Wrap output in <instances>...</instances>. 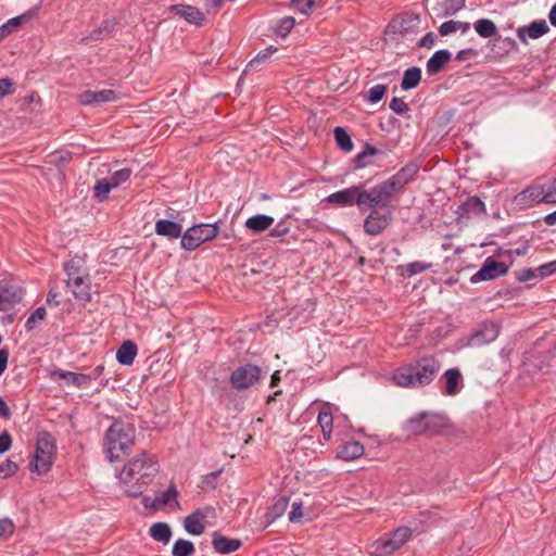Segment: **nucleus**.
Returning <instances> with one entry per match:
<instances>
[{
	"mask_svg": "<svg viewBox=\"0 0 556 556\" xmlns=\"http://www.w3.org/2000/svg\"><path fill=\"white\" fill-rule=\"evenodd\" d=\"M159 472L154 456L147 453L131 458L122 469L119 480L125 492L130 496L140 495Z\"/></svg>",
	"mask_w": 556,
	"mask_h": 556,
	"instance_id": "1",
	"label": "nucleus"
},
{
	"mask_svg": "<svg viewBox=\"0 0 556 556\" xmlns=\"http://www.w3.org/2000/svg\"><path fill=\"white\" fill-rule=\"evenodd\" d=\"M441 365L434 357H422L419 361L397 368L393 374V381L401 388H420L429 384Z\"/></svg>",
	"mask_w": 556,
	"mask_h": 556,
	"instance_id": "2",
	"label": "nucleus"
},
{
	"mask_svg": "<svg viewBox=\"0 0 556 556\" xmlns=\"http://www.w3.org/2000/svg\"><path fill=\"white\" fill-rule=\"evenodd\" d=\"M135 442V427L126 421L116 420L106 430L104 451L112 463L121 460Z\"/></svg>",
	"mask_w": 556,
	"mask_h": 556,
	"instance_id": "3",
	"label": "nucleus"
},
{
	"mask_svg": "<svg viewBox=\"0 0 556 556\" xmlns=\"http://www.w3.org/2000/svg\"><path fill=\"white\" fill-rule=\"evenodd\" d=\"M66 286L76 300L89 302L91 300V280L84 260L74 257L65 263Z\"/></svg>",
	"mask_w": 556,
	"mask_h": 556,
	"instance_id": "4",
	"label": "nucleus"
},
{
	"mask_svg": "<svg viewBox=\"0 0 556 556\" xmlns=\"http://www.w3.org/2000/svg\"><path fill=\"white\" fill-rule=\"evenodd\" d=\"M415 174L416 169L414 167H404L392 177L372 187L378 207H387L391 198L400 193L413 180Z\"/></svg>",
	"mask_w": 556,
	"mask_h": 556,
	"instance_id": "5",
	"label": "nucleus"
},
{
	"mask_svg": "<svg viewBox=\"0 0 556 556\" xmlns=\"http://www.w3.org/2000/svg\"><path fill=\"white\" fill-rule=\"evenodd\" d=\"M56 453L55 441L49 432H40L37 438L36 451L29 463V469L39 476L47 473L53 464Z\"/></svg>",
	"mask_w": 556,
	"mask_h": 556,
	"instance_id": "6",
	"label": "nucleus"
},
{
	"mask_svg": "<svg viewBox=\"0 0 556 556\" xmlns=\"http://www.w3.org/2000/svg\"><path fill=\"white\" fill-rule=\"evenodd\" d=\"M447 427V420L439 414H419L407 422V429L415 435H434Z\"/></svg>",
	"mask_w": 556,
	"mask_h": 556,
	"instance_id": "7",
	"label": "nucleus"
},
{
	"mask_svg": "<svg viewBox=\"0 0 556 556\" xmlns=\"http://www.w3.org/2000/svg\"><path fill=\"white\" fill-rule=\"evenodd\" d=\"M219 232L217 224H199L188 228L181 236V248L193 251L202 243L214 239Z\"/></svg>",
	"mask_w": 556,
	"mask_h": 556,
	"instance_id": "8",
	"label": "nucleus"
},
{
	"mask_svg": "<svg viewBox=\"0 0 556 556\" xmlns=\"http://www.w3.org/2000/svg\"><path fill=\"white\" fill-rule=\"evenodd\" d=\"M413 531L408 527L397 528L389 539H380L370 545L372 556H390L400 549L412 536Z\"/></svg>",
	"mask_w": 556,
	"mask_h": 556,
	"instance_id": "9",
	"label": "nucleus"
},
{
	"mask_svg": "<svg viewBox=\"0 0 556 556\" xmlns=\"http://www.w3.org/2000/svg\"><path fill=\"white\" fill-rule=\"evenodd\" d=\"M216 517V510L212 506L197 509L184 520L185 530L191 535H201L205 530L207 519Z\"/></svg>",
	"mask_w": 556,
	"mask_h": 556,
	"instance_id": "10",
	"label": "nucleus"
},
{
	"mask_svg": "<svg viewBox=\"0 0 556 556\" xmlns=\"http://www.w3.org/2000/svg\"><path fill=\"white\" fill-rule=\"evenodd\" d=\"M261 377V369L255 365H245L236 369L230 376L231 386L244 390L254 386Z\"/></svg>",
	"mask_w": 556,
	"mask_h": 556,
	"instance_id": "11",
	"label": "nucleus"
},
{
	"mask_svg": "<svg viewBox=\"0 0 556 556\" xmlns=\"http://www.w3.org/2000/svg\"><path fill=\"white\" fill-rule=\"evenodd\" d=\"M50 379L61 387L87 388L90 384L89 376L63 369L50 371Z\"/></svg>",
	"mask_w": 556,
	"mask_h": 556,
	"instance_id": "12",
	"label": "nucleus"
},
{
	"mask_svg": "<svg viewBox=\"0 0 556 556\" xmlns=\"http://www.w3.org/2000/svg\"><path fill=\"white\" fill-rule=\"evenodd\" d=\"M168 11L179 18H182L187 23L198 27H201L206 23L205 13L202 12L199 8L190 4H174L168 8Z\"/></svg>",
	"mask_w": 556,
	"mask_h": 556,
	"instance_id": "13",
	"label": "nucleus"
},
{
	"mask_svg": "<svg viewBox=\"0 0 556 556\" xmlns=\"http://www.w3.org/2000/svg\"><path fill=\"white\" fill-rule=\"evenodd\" d=\"M178 491L174 485H169L166 491H160L155 494L154 498L144 496L142 503L144 507L153 510L163 509L165 507L177 506Z\"/></svg>",
	"mask_w": 556,
	"mask_h": 556,
	"instance_id": "14",
	"label": "nucleus"
},
{
	"mask_svg": "<svg viewBox=\"0 0 556 556\" xmlns=\"http://www.w3.org/2000/svg\"><path fill=\"white\" fill-rule=\"evenodd\" d=\"M392 219V213L372 210L364 220V230L370 236H377L382 232Z\"/></svg>",
	"mask_w": 556,
	"mask_h": 556,
	"instance_id": "15",
	"label": "nucleus"
},
{
	"mask_svg": "<svg viewBox=\"0 0 556 556\" xmlns=\"http://www.w3.org/2000/svg\"><path fill=\"white\" fill-rule=\"evenodd\" d=\"M547 192V186L532 185L519 192L515 200L518 204L523 206H532L533 204L541 202L549 203Z\"/></svg>",
	"mask_w": 556,
	"mask_h": 556,
	"instance_id": "16",
	"label": "nucleus"
},
{
	"mask_svg": "<svg viewBox=\"0 0 556 556\" xmlns=\"http://www.w3.org/2000/svg\"><path fill=\"white\" fill-rule=\"evenodd\" d=\"M507 271V266L503 262L493 258H486L482 267L471 277L472 282H480L495 279Z\"/></svg>",
	"mask_w": 556,
	"mask_h": 556,
	"instance_id": "17",
	"label": "nucleus"
},
{
	"mask_svg": "<svg viewBox=\"0 0 556 556\" xmlns=\"http://www.w3.org/2000/svg\"><path fill=\"white\" fill-rule=\"evenodd\" d=\"M500 330L494 323H483L480 328L471 336L469 345L481 346L493 342L498 337Z\"/></svg>",
	"mask_w": 556,
	"mask_h": 556,
	"instance_id": "18",
	"label": "nucleus"
},
{
	"mask_svg": "<svg viewBox=\"0 0 556 556\" xmlns=\"http://www.w3.org/2000/svg\"><path fill=\"white\" fill-rule=\"evenodd\" d=\"M22 291L5 281H0V312L12 308L22 300Z\"/></svg>",
	"mask_w": 556,
	"mask_h": 556,
	"instance_id": "19",
	"label": "nucleus"
},
{
	"mask_svg": "<svg viewBox=\"0 0 556 556\" xmlns=\"http://www.w3.org/2000/svg\"><path fill=\"white\" fill-rule=\"evenodd\" d=\"M324 201L338 206H351L353 204L358 205L357 186H352L331 193L325 198Z\"/></svg>",
	"mask_w": 556,
	"mask_h": 556,
	"instance_id": "20",
	"label": "nucleus"
},
{
	"mask_svg": "<svg viewBox=\"0 0 556 556\" xmlns=\"http://www.w3.org/2000/svg\"><path fill=\"white\" fill-rule=\"evenodd\" d=\"M485 212L484 203L477 197L468 198L457 211L458 219H469L479 216Z\"/></svg>",
	"mask_w": 556,
	"mask_h": 556,
	"instance_id": "21",
	"label": "nucleus"
},
{
	"mask_svg": "<svg viewBox=\"0 0 556 556\" xmlns=\"http://www.w3.org/2000/svg\"><path fill=\"white\" fill-rule=\"evenodd\" d=\"M549 30L547 23L544 20L532 22L528 27L522 26L517 30L518 38L522 42H527L526 36L532 39H538Z\"/></svg>",
	"mask_w": 556,
	"mask_h": 556,
	"instance_id": "22",
	"label": "nucleus"
},
{
	"mask_svg": "<svg viewBox=\"0 0 556 556\" xmlns=\"http://www.w3.org/2000/svg\"><path fill=\"white\" fill-rule=\"evenodd\" d=\"M443 379L447 395H456L464 387L462 374L457 368L447 369L443 374Z\"/></svg>",
	"mask_w": 556,
	"mask_h": 556,
	"instance_id": "23",
	"label": "nucleus"
},
{
	"mask_svg": "<svg viewBox=\"0 0 556 556\" xmlns=\"http://www.w3.org/2000/svg\"><path fill=\"white\" fill-rule=\"evenodd\" d=\"M155 232L159 236L168 237L170 239L181 238L182 226L179 223L168 219H160L155 223Z\"/></svg>",
	"mask_w": 556,
	"mask_h": 556,
	"instance_id": "24",
	"label": "nucleus"
},
{
	"mask_svg": "<svg viewBox=\"0 0 556 556\" xmlns=\"http://www.w3.org/2000/svg\"><path fill=\"white\" fill-rule=\"evenodd\" d=\"M465 1L466 0H440L433 8V11L437 16L441 18L454 15L465 7Z\"/></svg>",
	"mask_w": 556,
	"mask_h": 556,
	"instance_id": "25",
	"label": "nucleus"
},
{
	"mask_svg": "<svg viewBox=\"0 0 556 556\" xmlns=\"http://www.w3.org/2000/svg\"><path fill=\"white\" fill-rule=\"evenodd\" d=\"M274 222L275 219L271 216L257 214L245 220V227L253 233H260L269 229Z\"/></svg>",
	"mask_w": 556,
	"mask_h": 556,
	"instance_id": "26",
	"label": "nucleus"
},
{
	"mask_svg": "<svg viewBox=\"0 0 556 556\" xmlns=\"http://www.w3.org/2000/svg\"><path fill=\"white\" fill-rule=\"evenodd\" d=\"M213 547L219 554H229L237 551L241 546V541L238 539H228L218 534L213 536Z\"/></svg>",
	"mask_w": 556,
	"mask_h": 556,
	"instance_id": "27",
	"label": "nucleus"
},
{
	"mask_svg": "<svg viewBox=\"0 0 556 556\" xmlns=\"http://www.w3.org/2000/svg\"><path fill=\"white\" fill-rule=\"evenodd\" d=\"M137 346L131 341H125L116 352V359L119 364L129 366L137 355Z\"/></svg>",
	"mask_w": 556,
	"mask_h": 556,
	"instance_id": "28",
	"label": "nucleus"
},
{
	"mask_svg": "<svg viewBox=\"0 0 556 556\" xmlns=\"http://www.w3.org/2000/svg\"><path fill=\"white\" fill-rule=\"evenodd\" d=\"M451 53L447 50H439L427 62V72L429 74L439 73L450 61Z\"/></svg>",
	"mask_w": 556,
	"mask_h": 556,
	"instance_id": "29",
	"label": "nucleus"
},
{
	"mask_svg": "<svg viewBox=\"0 0 556 556\" xmlns=\"http://www.w3.org/2000/svg\"><path fill=\"white\" fill-rule=\"evenodd\" d=\"M364 446L357 441L345 442L338 451V457L344 460H353L362 456Z\"/></svg>",
	"mask_w": 556,
	"mask_h": 556,
	"instance_id": "30",
	"label": "nucleus"
},
{
	"mask_svg": "<svg viewBox=\"0 0 556 556\" xmlns=\"http://www.w3.org/2000/svg\"><path fill=\"white\" fill-rule=\"evenodd\" d=\"M149 533L153 540L164 544H167L172 538L170 528L165 522L153 523L150 527Z\"/></svg>",
	"mask_w": 556,
	"mask_h": 556,
	"instance_id": "31",
	"label": "nucleus"
},
{
	"mask_svg": "<svg viewBox=\"0 0 556 556\" xmlns=\"http://www.w3.org/2000/svg\"><path fill=\"white\" fill-rule=\"evenodd\" d=\"M317 421L321 428L324 439L328 441L332 433V414L328 407L323 408L319 414Z\"/></svg>",
	"mask_w": 556,
	"mask_h": 556,
	"instance_id": "32",
	"label": "nucleus"
},
{
	"mask_svg": "<svg viewBox=\"0 0 556 556\" xmlns=\"http://www.w3.org/2000/svg\"><path fill=\"white\" fill-rule=\"evenodd\" d=\"M421 79V71L418 67H412L405 71L401 87L404 90L416 88Z\"/></svg>",
	"mask_w": 556,
	"mask_h": 556,
	"instance_id": "33",
	"label": "nucleus"
},
{
	"mask_svg": "<svg viewBox=\"0 0 556 556\" xmlns=\"http://www.w3.org/2000/svg\"><path fill=\"white\" fill-rule=\"evenodd\" d=\"M469 29L470 24L468 22L447 21L440 26L439 33L441 36H447L457 30L462 34H466Z\"/></svg>",
	"mask_w": 556,
	"mask_h": 556,
	"instance_id": "34",
	"label": "nucleus"
},
{
	"mask_svg": "<svg viewBox=\"0 0 556 556\" xmlns=\"http://www.w3.org/2000/svg\"><path fill=\"white\" fill-rule=\"evenodd\" d=\"M475 30L482 38H490L496 34V25L488 18H480L475 23Z\"/></svg>",
	"mask_w": 556,
	"mask_h": 556,
	"instance_id": "35",
	"label": "nucleus"
},
{
	"mask_svg": "<svg viewBox=\"0 0 556 556\" xmlns=\"http://www.w3.org/2000/svg\"><path fill=\"white\" fill-rule=\"evenodd\" d=\"M374 194L372 188L366 190L364 185H357L358 206L363 207L367 205L377 210L376 207H378V204L376 203Z\"/></svg>",
	"mask_w": 556,
	"mask_h": 556,
	"instance_id": "36",
	"label": "nucleus"
},
{
	"mask_svg": "<svg viewBox=\"0 0 556 556\" xmlns=\"http://www.w3.org/2000/svg\"><path fill=\"white\" fill-rule=\"evenodd\" d=\"M288 506V500L285 497L279 498L265 515L266 522L269 525L277 518L283 515Z\"/></svg>",
	"mask_w": 556,
	"mask_h": 556,
	"instance_id": "37",
	"label": "nucleus"
},
{
	"mask_svg": "<svg viewBox=\"0 0 556 556\" xmlns=\"http://www.w3.org/2000/svg\"><path fill=\"white\" fill-rule=\"evenodd\" d=\"M275 52H277V48L274 46H269L260 51L257 55L249 62L247 71L256 70L260 64L266 62Z\"/></svg>",
	"mask_w": 556,
	"mask_h": 556,
	"instance_id": "38",
	"label": "nucleus"
},
{
	"mask_svg": "<svg viewBox=\"0 0 556 556\" xmlns=\"http://www.w3.org/2000/svg\"><path fill=\"white\" fill-rule=\"evenodd\" d=\"M172 553L174 556H192L194 546L192 542L179 539L174 543Z\"/></svg>",
	"mask_w": 556,
	"mask_h": 556,
	"instance_id": "39",
	"label": "nucleus"
},
{
	"mask_svg": "<svg viewBox=\"0 0 556 556\" xmlns=\"http://www.w3.org/2000/svg\"><path fill=\"white\" fill-rule=\"evenodd\" d=\"M333 132L337 144L343 151L351 152L353 150V142L350 135L342 127H337Z\"/></svg>",
	"mask_w": 556,
	"mask_h": 556,
	"instance_id": "40",
	"label": "nucleus"
},
{
	"mask_svg": "<svg viewBox=\"0 0 556 556\" xmlns=\"http://www.w3.org/2000/svg\"><path fill=\"white\" fill-rule=\"evenodd\" d=\"M295 21L291 16L282 17L278 21L274 31L277 37L286 38L294 27Z\"/></svg>",
	"mask_w": 556,
	"mask_h": 556,
	"instance_id": "41",
	"label": "nucleus"
},
{
	"mask_svg": "<svg viewBox=\"0 0 556 556\" xmlns=\"http://www.w3.org/2000/svg\"><path fill=\"white\" fill-rule=\"evenodd\" d=\"M114 189L113 186H111L108 178H102L97 181V184L93 187V195L96 199H98L100 202L104 201L108 198V194L110 191Z\"/></svg>",
	"mask_w": 556,
	"mask_h": 556,
	"instance_id": "42",
	"label": "nucleus"
},
{
	"mask_svg": "<svg viewBox=\"0 0 556 556\" xmlns=\"http://www.w3.org/2000/svg\"><path fill=\"white\" fill-rule=\"evenodd\" d=\"M377 153L376 148L367 146L361 153L354 159V166L356 169L366 167L369 162L368 159Z\"/></svg>",
	"mask_w": 556,
	"mask_h": 556,
	"instance_id": "43",
	"label": "nucleus"
},
{
	"mask_svg": "<svg viewBox=\"0 0 556 556\" xmlns=\"http://www.w3.org/2000/svg\"><path fill=\"white\" fill-rule=\"evenodd\" d=\"M25 20V15H20L9 20L7 23L0 26V40L10 35L12 31L17 29L22 22Z\"/></svg>",
	"mask_w": 556,
	"mask_h": 556,
	"instance_id": "44",
	"label": "nucleus"
},
{
	"mask_svg": "<svg viewBox=\"0 0 556 556\" xmlns=\"http://www.w3.org/2000/svg\"><path fill=\"white\" fill-rule=\"evenodd\" d=\"M131 175L130 169L128 168H122L119 170L114 172L110 177H108L111 186L113 188L119 187L122 184L126 182Z\"/></svg>",
	"mask_w": 556,
	"mask_h": 556,
	"instance_id": "45",
	"label": "nucleus"
},
{
	"mask_svg": "<svg viewBox=\"0 0 556 556\" xmlns=\"http://www.w3.org/2000/svg\"><path fill=\"white\" fill-rule=\"evenodd\" d=\"M323 0H293L294 9L301 14H308L314 8L319 5Z\"/></svg>",
	"mask_w": 556,
	"mask_h": 556,
	"instance_id": "46",
	"label": "nucleus"
},
{
	"mask_svg": "<svg viewBox=\"0 0 556 556\" xmlns=\"http://www.w3.org/2000/svg\"><path fill=\"white\" fill-rule=\"evenodd\" d=\"M386 90L384 85H375L367 91L365 99L368 102L377 103L384 97Z\"/></svg>",
	"mask_w": 556,
	"mask_h": 556,
	"instance_id": "47",
	"label": "nucleus"
},
{
	"mask_svg": "<svg viewBox=\"0 0 556 556\" xmlns=\"http://www.w3.org/2000/svg\"><path fill=\"white\" fill-rule=\"evenodd\" d=\"M47 312L45 307H38L36 311L27 318L25 323V327L27 330H33L38 323H41L46 318Z\"/></svg>",
	"mask_w": 556,
	"mask_h": 556,
	"instance_id": "48",
	"label": "nucleus"
},
{
	"mask_svg": "<svg viewBox=\"0 0 556 556\" xmlns=\"http://www.w3.org/2000/svg\"><path fill=\"white\" fill-rule=\"evenodd\" d=\"M118 99L117 93L112 89L96 91V103L114 102Z\"/></svg>",
	"mask_w": 556,
	"mask_h": 556,
	"instance_id": "49",
	"label": "nucleus"
},
{
	"mask_svg": "<svg viewBox=\"0 0 556 556\" xmlns=\"http://www.w3.org/2000/svg\"><path fill=\"white\" fill-rule=\"evenodd\" d=\"M14 532V525L13 522L8 519H0V542L2 540H7L10 538Z\"/></svg>",
	"mask_w": 556,
	"mask_h": 556,
	"instance_id": "50",
	"label": "nucleus"
},
{
	"mask_svg": "<svg viewBox=\"0 0 556 556\" xmlns=\"http://www.w3.org/2000/svg\"><path fill=\"white\" fill-rule=\"evenodd\" d=\"M17 469H18V467L14 462L7 459L5 462L0 464V477L1 478L11 477L16 473Z\"/></svg>",
	"mask_w": 556,
	"mask_h": 556,
	"instance_id": "51",
	"label": "nucleus"
},
{
	"mask_svg": "<svg viewBox=\"0 0 556 556\" xmlns=\"http://www.w3.org/2000/svg\"><path fill=\"white\" fill-rule=\"evenodd\" d=\"M429 267H430V264H427L424 262H414V263H409L405 266V271L407 273L408 276H414V275L425 271Z\"/></svg>",
	"mask_w": 556,
	"mask_h": 556,
	"instance_id": "52",
	"label": "nucleus"
},
{
	"mask_svg": "<svg viewBox=\"0 0 556 556\" xmlns=\"http://www.w3.org/2000/svg\"><path fill=\"white\" fill-rule=\"evenodd\" d=\"M303 517L302 503L293 502L291 506V510L289 513V520L291 522H299Z\"/></svg>",
	"mask_w": 556,
	"mask_h": 556,
	"instance_id": "53",
	"label": "nucleus"
},
{
	"mask_svg": "<svg viewBox=\"0 0 556 556\" xmlns=\"http://www.w3.org/2000/svg\"><path fill=\"white\" fill-rule=\"evenodd\" d=\"M390 109L397 114H405L408 111V105L401 98H393L390 102Z\"/></svg>",
	"mask_w": 556,
	"mask_h": 556,
	"instance_id": "54",
	"label": "nucleus"
},
{
	"mask_svg": "<svg viewBox=\"0 0 556 556\" xmlns=\"http://www.w3.org/2000/svg\"><path fill=\"white\" fill-rule=\"evenodd\" d=\"M78 100L85 105L96 104V91L86 90L78 96Z\"/></svg>",
	"mask_w": 556,
	"mask_h": 556,
	"instance_id": "55",
	"label": "nucleus"
},
{
	"mask_svg": "<svg viewBox=\"0 0 556 556\" xmlns=\"http://www.w3.org/2000/svg\"><path fill=\"white\" fill-rule=\"evenodd\" d=\"M12 445V438L8 431L0 434V455L8 452Z\"/></svg>",
	"mask_w": 556,
	"mask_h": 556,
	"instance_id": "56",
	"label": "nucleus"
},
{
	"mask_svg": "<svg viewBox=\"0 0 556 556\" xmlns=\"http://www.w3.org/2000/svg\"><path fill=\"white\" fill-rule=\"evenodd\" d=\"M536 271L541 277H547L553 273H556V261L548 264L541 265Z\"/></svg>",
	"mask_w": 556,
	"mask_h": 556,
	"instance_id": "57",
	"label": "nucleus"
},
{
	"mask_svg": "<svg viewBox=\"0 0 556 556\" xmlns=\"http://www.w3.org/2000/svg\"><path fill=\"white\" fill-rule=\"evenodd\" d=\"M12 92L13 89L11 80L7 78L0 79V99L8 94H11Z\"/></svg>",
	"mask_w": 556,
	"mask_h": 556,
	"instance_id": "58",
	"label": "nucleus"
},
{
	"mask_svg": "<svg viewBox=\"0 0 556 556\" xmlns=\"http://www.w3.org/2000/svg\"><path fill=\"white\" fill-rule=\"evenodd\" d=\"M435 45V35L433 33H427L419 41V46L422 48H432Z\"/></svg>",
	"mask_w": 556,
	"mask_h": 556,
	"instance_id": "59",
	"label": "nucleus"
},
{
	"mask_svg": "<svg viewBox=\"0 0 556 556\" xmlns=\"http://www.w3.org/2000/svg\"><path fill=\"white\" fill-rule=\"evenodd\" d=\"M549 204H556V178L547 185Z\"/></svg>",
	"mask_w": 556,
	"mask_h": 556,
	"instance_id": "60",
	"label": "nucleus"
},
{
	"mask_svg": "<svg viewBox=\"0 0 556 556\" xmlns=\"http://www.w3.org/2000/svg\"><path fill=\"white\" fill-rule=\"evenodd\" d=\"M9 359V352L7 349H0V376L4 372Z\"/></svg>",
	"mask_w": 556,
	"mask_h": 556,
	"instance_id": "61",
	"label": "nucleus"
},
{
	"mask_svg": "<svg viewBox=\"0 0 556 556\" xmlns=\"http://www.w3.org/2000/svg\"><path fill=\"white\" fill-rule=\"evenodd\" d=\"M289 231L288 227H283L281 224H278L275 228L271 229L270 236L273 237H282L287 235Z\"/></svg>",
	"mask_w": 556,
	"mask_h": 556,
	"instance_id": "62",
	"label": "nucleus"
},
{
	"mask_svg": "<svg viewBox=\"0 0 556 556\" xmlns=\"http://www.w3.org/2000/svg\"><path fill=\"white\" fill-rule=\"evenodd\" d=\"M70 160L68 153H53L50 155V163H55L58 161L67 162Z\"/></svg>",
	"mask_w": 556,
	"mask_h": 556,
	"instance_id": "63",
	"label": "nucleus"
},
{
	"mask_svg": "<svg viewBox=\"0 0 556 556\" xmlns=\"http://www.w3.org/2000/svg\"><path fill=\"white\" fill-rule=\"evenodd\" d=\"M104 370L103 365H98L96 368H93L89 374H86L90 378V382L97 378H99Z\"/></svg>",
	"mask_w": 556,
	"mask_h": 556,
	"instance_id": "64",
	"label": "nucleus"
}]
</instances>
